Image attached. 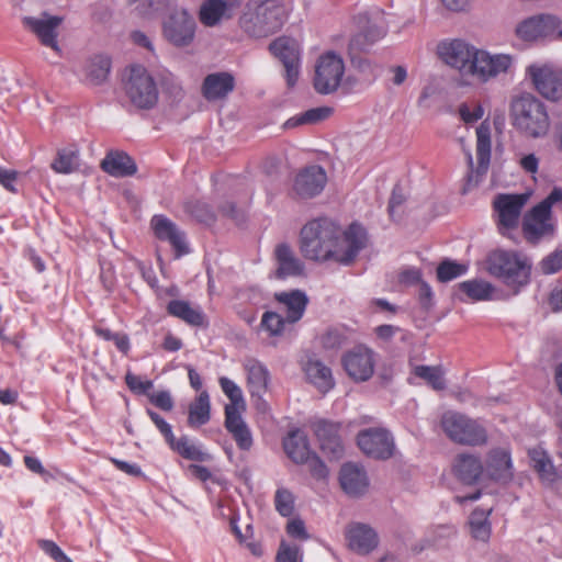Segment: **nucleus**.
Listing matches in <instances>:
<instances>
[{"mask_svg": "<svg viewBox=\"0 0 562 562\" xmlns=\"http://www.w3.org/2000/svg\"><path fill=\"white\" fill-rule=\"evenodd\" d=\"M459 290L467 295L470 301H491L494 299L495 289L488 281L473 279L458 284Z\"/></svg>", "mask_w": 562, "mask_h": 562, "instance_id": "nucleus-37", "label": "nucleus"}, {"mask_svg": "<svg viewBox=\"0 0 562 562\" xmlns=\"http://www.w3.org/2000/svg\"><path fill=\"white\" fill-rule=\"evenodd\" d=\"M149 401L158 408L170 412L173 408V400L168 391H160L149 395Z\"/></svg>", "mask_w": 562, "mask_h": 562, "instance_id": "nucleus-59", "label": "nucleus"}, {"mask_svg": "<svg viewBox=\"0 0 562 562\" xmlns=\"http://www.w3.org/2000/svg\"><path fill=\"white\" fill-rule=\"evenodd\" d=\"M286 533L295 539L307 540L310 535L306 531L305 524L300 518H292L286 524Z\"/></svg>", "mask_w": 562, "mask_h": 562, "instance_id": "nucleus-57", "label": "nucleus"}, {"mask_svg": "<svg viewBox=\"0 0 562 562\" xmlns=\"http://www.w3.org/2000/svg\"><path fill=\"white\" fill-rule=\"evenodd\" d=\"M277 562H302V550L297 546H291L284 541L281 542L278 550Z\"/></svg>", "mask_w": 562, "mask_h": 562, "instance_id": "nucleus-52", "label": "nucleus"}, {"mask_svg": "<svg viewBox=\"0 0 562 562\" xmlns=\"http://www.w3.org/2000/svg\"><path fill=\"white\" fill-rule=\"evenodd\" d=\"M311 427L319 441L321 449L333 454V457H338L342 451L339 437L340 425L325 419H317L312 423Z\"/></svg>", "mask_w": 562, "mask_h": 562, "instance_id": "nucleus-22", "label": "nucleus"}, {"mask_svg": "<svg viewBox=\"0 0 562 562\" xmlns=\"http://www.w3.org/2000/svg\"><path fill=\"white\" fill-rule=\"evenodd\" d=\"M458 113L460 115V119L467 123H475L479 120H481L484 115V110L481 104L474 103H461L458 108Z\"/></svg>", "mask_w": 562, "mask_h": 562, "instance_id": "nucleus-51", "label": "nucleus"}, {"mask_svg": "<svg viewBox=\"0 0 562 562\" xmlns=\"http://www.w3.org/2000/svg\"><path fill=\"white\" fill-rule=\"evenodd\" d=\"M361 451L375 459H389L394 452V440L384 428H371L361 431L357 437Z\"/></svg>", "mask_w": 562, "mask_h": 562, "instance_id": "nucleus-12", "label": "nucleus"}, {"mask_svg": "<svg viewBox=\"0 0 562 562\" xmlns=\"http://www.w3.org/2000/svg\"><path fill=\"white\" fill-rule=\"evenodd\" d=\"M104 172L112 177L123 178L137 171L134 160L124 151L114 150L106 154L101 162Z\"/></svg>", "mask_w": 562, "mask_h": 562, "instance_id": "nucleus-29", "label": "nucleus"}, {"mask_svg": "<svg viewBox=\"0 0 562 562\" xmlns=\"http://www.w3.org/2000/svg\"><path fill=\"white\" fill-rule=\"evenodd\" d=\"M512 124L520 131L527 130V97L524 92L516 94L510 104Z\"/></svg>", "mask_w": 562, "mask_h": 562, "instance_id": "nucleus-46", "label": "nucleus"}, {"mask_svg": "<svg viewBox=\"0 0 562 562\" xmlns=\"http://www.w3.org/2000/svg\"><path fill=\"white\" fill-rule=\"evenodd\" d=\"M441 427L447 437L459 445L482 446L487 442V431L476 419L458 412H446L441 417Z\"/></svg>", "mask_w": 562, "mask_h": 562, "instance_id": "nucleus-3", "label": "nucleus"}, {"mask_svg": "<svg viewBox=\"0 0 562 562\" xmlns=\"http://www.w3.org/2000/svg\"><path fill=\"white\" fill-rule=\"evenodd\" d=\"M283 448L288 457L295 463L307 462L312 453L307 438L300 429L288 434L283 440Z\"/></svg>", "mask_w": 562, "mask_h": 562, "instance_id": "nucleus-32", "label": "nucleus"}, {"mask_svg": "<svg viewBox=\"0 0 562 562\" xmlns=\"http://www.w3.org/2000/svg\"><path fill=\"white\" fill-rule=\"evenodd\" d=\"M285 19L286 11L280 0H250L239 23L249 35L262 37L278 31Z\"/></svg>", "mask_w": 562, "mask_h": 562, "instance_id": "nucleus-2", "label": "nucleus"}, {"mask_svg": "<svg viewBox=\"0 0 562 562\" xmlns=\"http://www.w3.org/2000/svg\"><path fill=\"white\" fill-rule=\"evenodd\" d=\"M342 363L355 381H367L374 372V352L367 347L358 346L345 355Z\"/></svg>", "mask_w": 562, "mask_h": 562, "instance_id": "nucleus-13", "label": "nucleus"}, {"mask_svg": "<svg viewBox=\"0 0 562 562\" xmlns=\"http://www.w3.org/2000/svg\"><path fill=\"white\" fill-rule=\"evenodd\" d=\"M536 89L547 99L555 100L562 92V72L551 66L529 67Z\"/></svg>", "mask_w": 562, "mask_h": 562, "instance_id": "nucleus-17", "label": "nucleus"}, {"mask_svg": "<svg viewBox=\"0 0 562 562\" xmlns=\"http://www.w3.org/2000/svg\"><path fill=\"white\" fill-rule=\"evenodd\" d=\"M345 71V61L340 55L331 50L322 54L315 64V90L321 94L336 92L342 83Z\"/></svg>", "mask_w": 562, "mask_h": 562, "instance_id": "nucleus-6", "label": "nucleus"}, {"mask_svg": "<svg viewBox=\"0 0 562 562\" xmlns=\"http://www.w3.org/2000/svg\"><path fill=\"white\" fill-rule=\"evenodd\" d=\"M274 505L278 513L284 517L292 515L294 510V496L286 488H278L274 496Z\"/></svg>", "mask_w": 562, "mask_h": 562, "instance_id": "nucleus-50", "label": "nucleus"}, {"mask_svg": "<svg viewBox=\"0 0 562 562\" xmlns=\"http://www.w3.org/2000/svg\"><path fill=\"white\" fill-rule=\"evenodd\" d=\"M196 23L187 10L172 12L162 24L164 36L175 46H188L195 35Z\"/></svg>", "mask_w": 562, "mask_h": 562, "instance_id": "nucleus-10", "label": "nucleus"}, {"mask_svg": "<svg viewBox=\"0 0 562 562\" xmlns=\"http://www.w3.org/2000/svg\"><path fill=\"white\" fill-rule=\"evenodd\" d=\"M327 182L325 170L317 165H312L301 170L294 180V191L301 198H313L319 194Z\"/></svg>", "mask_w": 562, "mask_h": 562, "instance_id": "nucleus-16", "label": "nucleus"}, {"mask_svg": "<svg viewBox=\"0 0 562 562\" xmlns=\"http://www.w3.org/2000/svg\"><path fill=\"white\" fill-rule=\"evenodd\" d=\"M412 373L415 378L424 380L436 391L446 389L445 372L439 366H415L412 369Z\"/></svg>", "mask_w": 562, "mask_h": 562, "instance_id": "nucleus-42", "label": "nucleus"}, {"mask_svg": "<svg viewBox=\"0 0 562 562\" xmlns=\"http://www.w3.org/2000/svg\"><path fill=\"white\" fill-rule=\"evenodd\" d=\"M468 265L446 259L437 267V279L440 282H449L468 272Z\"/></svg>", "mask_w": 562, "mask_h": 562, "instance_id": "nucleus-48", "label": "nucleus"}, {"mask_svg": "<svg viewBox=\"0 0 562 562\" xmlns=\"http://www.w3.org/2000/svg\"><path fill=\"white\" fill-rule=\"evenodd\" d=\"M57 173H71L79 167V153L75 148H63L50 165Z\"/></svg>", "mask_w": 562, "mask_h": 562, "instance_id": "nucleus-44", "label": "nucleus"}, {"mask_svg": "<svg viewBox=\"0 0 562 562\" xmlns=\"http://www.w3.org/2000/svg\"><path fill=\"white\" fill-rule=\"evenodd\" d=\"M188 211L199 222L204 224H211L214 220V215L209 206L203 202L190 203Z\"/></svg>", "mask_w": 562, "mask_h": 562, "instance_id": "nucleus-53", "label": "nucleus"}, {"mask_svg": "<svg viewBox=\"0 0 562 562\" xmlns=\"http://www.w3.org/2000/svg\"><path fill=\"white\" fill-rule=\"evenodd\" d=\"M235 78L229 72H215L205 77L202 92L206 100L215 101L227 97L234 90Z\"/></svg>", "mask_w": 562, "mask_h": 562, "instance_id": "nucleus-26", "label": "nucleus"}, {"mask_svg": "<svg viewBox=\"0 0 562 562\" xmlns=\"http://www.w3.org/2000/svg\"><path fill=\"white\" fill-rule=\"evenodd\" d=\"M147 414L155 426L159 429L166 441L169 442L175 437L170 424H168L159 414L151 409H147Z\"/></svg>", "mask_w": 562, "mask_h": 562, "instance_id": "nucleus-58", "label": "nucleus"}, {"mask_svg": "<svg viewBox=\"0 0 562 562\" xmlns=\"http://www.w3.org/2000/svg\"><path fill=\"white\" fill-rule=\"evenodd\" d=\"M211 417L210 396L206 391L200 392L189 406L188 423L191 427L205 425Z\"/></svg>", "mask_w": 562, "mask_h": 562, "instance_id": "nucleus-39", "label": "nucleus"}, {"mask_svg": "<svg viewBox=\"0 0 562 562\" xmlns=\"http://www.w3.org/2000/svg\"><path fill=\"white\" fill-rule=\"evenodd\" d=\"M367 244V231L358 223H351L341 231L333 221L318 218L301 231V251L306 259L314 261L335 260L348 265Z\"/></svg>", "mask_w": 562, "mask_h": 562, "instance_id": "nucleus-1", "label": "nucleus"}, {"mask_svg": "<svg viewBox=\"0 0 562 562\" xmlns=\"http://www.w3.org/2000/svg\"><path fill=\"white\" fill-rule=\"evenodd\" d=\"M240 0H204L199 10L200 22L209 27L231 19L240 8Z\"/></svg>", "mask_w": 562, "mask_h": 562, "instance_id": "nucleus-18", "label": "nucleus"}, {"mask_svg": "<svg viewBox=\"0 0 562 562\" xmlns=\"http://www.w3.org/2000/svg\"><path fill=\"white\" fill-rule=\"evenodd\" d=\"M398 281L403 284H416L422 281V273L416 268H405L400 272Z\"/></svg>", "mask_w": 562, "mask_h": 562, "instance_id": "nucleus-64", "label": "nucleus"}, {"mask_svg": "<svg viewBox=\"0 0 562 562\" xmlns=\"http://www.w3.org/2000/svg\"><path fill=\"white\" fill-rule=\"evenodd\" d=\"M333 114V109L329 106H319L310 109L303 113L290 117L285 123V128H293L304 124H315L328 119Z\"/></svg>", "mask_w": 562, "mask_h": 562, "instance_id": "nucleus-41", "label": "nucleus"}, {"mask_svg": "<svg viewBox=\"0 0 562 562\" xmlns=\"http://www.w3.org/2000/svg\"><path fill=\"white\" fill-rule=\"evenodd\" d=\"M111 462L115 465V468L131 476H143V471L140 467L136 463H128L123 460H119L115 458L111 459Z\"/></svg>", "mask_w": 562, "mask_h": 562, "instance_id": "nucleus-63", "label": "nucleus"}, {"mask_svg": "<svg viewBox=\"0 0 562 562\" xmlns=\"http://www.w3.org/2000/svg\"><path fill=\"white\" fill-rule=\"evenodd\" d=\"M286 324H289L286 318L280 313L267 311L262 314L260 327L270 337H277L283 334Z\"/></svg>", "mask_w": 562, "mask_h": 562, "instance_id": "nucleus-47", "label": "nucleus"}, {"mask_svg": "<svg viewBox=\"0 0 562 562\" xmlns=\"http://www.w3.org/2000/svg\"><path fill=\"white\" fill-rule=\"evenodd\" d=\"M561 268H562V252L561 251L553 252V254L549 255L548 257H546L541 261V270L544 273H548V274L554 273V272L559 271Z\"/></svg>", "mask_w": 562, "mask_h": 562, "instance_id": "nucleus-60", "label": "nucleus"}, {"mask_svg": "<svg viewBox=\"0 0 562 562\" xmlns=\"http://www.w3.org/2000/svg\"><path fill=\"white\" fill-rule=\"evenodd\" d=\"M304 372L307 380L322 393L334 387L331 370L316 359H308L304 364Z\"/></svg>", "mask_w": 562, "mask_h": 562, "instance_id": "nucleus-31", "label": "nucleus"}, {"mask_svg": "<svg viewBox=\"0 0 562 562\" xmlns=\"http://www.w3.org/2000/svg\"><path fill=\"white\" fill-rule=\"evenodd\" d=\"M218 382L222 391L231 401V404L228 406L236 407V409L239 412L244 411L245 401L241 389L233 380L226 376L220 378Z\"/></svg>", "mask_w": 562, "mask_h": 562, "instance_id": "nucleus-49", "label": "nucleus"}, {"mask_svg": "<svg viewBox=\"0 0 562 562\" xmlns=\"http://www.w3.org/2000/svg\"><path fill=\"white\" fill-rule=\"evenodd\" d=\"M491 509H475L470 517V529L474 539L486 542L491 536L488 515Z\"/></svg>", "mask_w": 562, "mask_h": 562, "instance_id": "nucleus-45", "label": "nucleus"}, {"mask_svg": "<svg viewBox=\"0 0 562 562\" xmlns=\"http://www.w3.org/2000/svg\"><path fill=\"white\" fill-rule=\"evenodd\" d=\"M346 537L349 547L360 554L370 553L379 543L376 532L371 527L363 524L351 525L346 532Z\"/></svg>", "mask_w": 562, "mask_h": 562, "instance_id": "nucleus-24", "label": "nucleus"}, {"mask_svg": "<svg viewBox=\"0 0 562 562\" xmlns=\"http://www.w3.org/2000/svg\"><path fill=\"white\" fill-rule=\"evenodd\" d=\"M532 468L543 484L551 485L560 477L549 456L541 449H533L530 454Z\"/></svg>", "mask_w": 562, "mask_h": 562, "instance_id": "nucleus-36", "label": "nucleus"}, {"mask_svg": "<svg viewBox=\"0 0 562 562\" xmlns=\"http://www.w3.org/2000/svg\"><path fill=\"white\" fill-rule=\"evenodd\" d=\"M274 254L278 262L277 274L279 278L300 276L303 272V263L295 257L293 250L286 244L278 245Z\"/></svg>", "mask_w": 562, "mask_h": 562, "instance_id": "nucleus-33", "label": "nucleus"}, {"mask_svg": "<svg viewBox=\"0 0 562 562\" xmlns=\"http://www.w3.org/2000/svg\"><path fill=\"white\" fill-rule=\"evenodd\" d=\"M515 65V59L508 54H491L476 48L464 80L486 83L499 75L507 74Z\"/></svg>", "mask_w": 562, "mask_h": 562, "instance_id": "nucleus-4", "label": "nucleus"}, {"mask_svg": "<svg viewBox=\"0 0 562 562\" xmlns=\"http://www.w3.org/2000/svg\"><path fill=\"white\" fill-rule=\"evenodd\" d=\"M155 236L160 240L168 241L176 252V258L189 254L190 249L186 235L176 224L164 215H155L150 221Z\"/></svg>", "mask_w": 562, "mask_h": 562, "instance_id": "nucleus-15", "label": "nucleus"}, {"mask_svg": "<svg viewBox=\"0 0 562 562\" xmlns=\"http://www.w3.org/2000/svg\"><path fill=\"white\" fill-rule=\"evenodd\" d=\"M557 33L562 37V30H558L557 19L550 14H538L529 18V42L538 41Z\"/></svg>", "mask_w": 562, "mask_h": 562, "instance_id": "nucleus-35", "label": "nucleus"}, {"mask_svg": "<svg viewBox=\"0 0 562 562\" xmlns=\"http://www.w3.org/2000/svg\"><path fill=\"white\" fill-rule=\"evenodd\" d=\"M269 49L283 64L288 86H295L301 64V46L299 42L291 37L281 36L270 44Z\"/></svg>", "mask_w": 562, "mask_h": 562, "instance_id": "nucleus-11", "label": "nucleus"}, {"mask_svg": "<svg viewBox=\"0 0 562 562\" xmlns=\"http://www.w3.org/2000/svg\"><path fill=\"white\" fill-rule=\"evenodd\" d=\"M386 34V25L383 21V18H380V22L370 26L366 33L363 34L366 42L368 44H373L374 42L381 40Z\"/></svg>", "mask_w": 562, "mask_h": 562, "instance_id": "nucleus-61", "label": "nucleus"}, {"mask_svg": "<svg viewBox=\"0 0 562 562\" xmlns=\"http://www.w3.org/2000/svg\"><path fill=\"white\" fill-rule=\"evenodd\" d=\"M491 124L483 121L476 128L477 172L485 173L491 160Z\"/></svg>", "mask_w": 562, "mask_h": 562, "instance_id": "nucleus-34", "label": "nucleus"}, {"mask_svg": "<svg viewBox=\"0 0 562 562\" xmlns=\"http://www.w3.org/2000/svg\"><path fill=\"white\" fill-rule=\"evenodd\" d=\"M41 549L56 562H71L65 552L52 540H41Z\"/></svg>", "mask_w": 562, "mask_h": 562, "instance_id": "nucleus-56", "label": "nucleus"}, {"mask_svg": "<svg viewBox=\"0 0 562 562\" xmlns=\"http://www.w3.org/2000/svg\"><path fill=\"white\" fill-rule=\"evenodd\" d=\"M244 369L247 374V386L251 396L265 394L270 379L266 366L256 359H247L244 362Z\"/></svg>", "mask_w": 562, "mask_h": 562, "instance_id": "nucleus-30", "label": "nucleus"}, {"mask_svg": "<svg viewBox=\"0 0 562 562\" xmlns=\"http://www.w3.org/2000/svg\"><path fill=\"white\" fill-rule=\"evenodd\" d=\"M19 172L0 166V186L11 193H18L16 180Z\"/></svg>", "mask_w": 562, "mask_h": 562, "instance_id": "nucleus-55", "label": "nucleus"}, {"mask_svg": "<svg viewBox=\"0 0 562 562\" xmlns=\"http://www.w3.org/2000/svg\"><path fill=\"white\" fill-rule=\"evenodd\" d=\"M452 471L460 481L467 484L485 480V469L481 460L474 454H459L453 462Z\"/></svg>", "mask_w": 562, "mask_h": 562, "instance_id": "nucleus-23", "label": "nucleus"}, {"mask_svg": "<svg viewBox=\"0 0 562 562\" xmlns=\"http://www.w3.org/2000/svg\"><path fill=\"white\" fill-rule=\"evenodd\" d=\"M61 21V18L48 14H43L38 18L27 16L23 19L24 25L37 36L41 44L52 48L57 54L60 53L57 42V30Z\"/></svg>", "mask_w": 562, "mask_h": 562, "instance_id": "nucleus-14", "label": "nucleus"}, {"mask_svg": "<svg viewBox=\"0 0 562 562\" xmlns=\"http://www.w3.org/2000/svg\"><path fill=\"white\" fill-rule=\"evenodd\" d=\"M529 135L540 137L549 130V117L542 103L529 98Z\"/></svg>", "mask_w": 562, "mask_h": 562, "instance_id": "nucleus-38", "label": "nucleus"}, {"mask_svg": "<svg viewBox=\"0 0 562 562\" xmlns=\"http://www.w3.org/2000/svg\"><path fill=\"white\" fill-rule=\"evenodd\" d=\"M170 448L180 454L182 458L191 461H204L209 454L202 451L200 446L195 445L190 438L182 436L180 438L173 437L168 442Z\"/></svg>", "mask_w": 562, "mask_h": 562, "instance_id": "nucleus-40", "label": "nucleus"}, {"mask_svg": "<svg viewBox=\"0 0 562 562\" xmlns=\"http://www.w3.org/2000/svg\"><path fill=\"white\" fill-rule=\"evenodd\" d=\"M274 299L279 304V310L285 313L289 324H294L303 317L308 303L306 294L300 290L277 292Z\"/></svg>", "mask_w": 562, "mask_h": 562, "instance_id": "nucleus-21", "label": "nucleus"}, {"mask_svg": "<svg viewBox=\"0 0 562 562\" xmlns=\"http://www.w3.org/2000/svg\"><path fill=\"white\" fill-rule=\"evenodd\" d=\"M111 61L106 56H94L86 65V79L93 83L99 85L103 82L110 72Z\"/></svg>", "mask_w": 562, "mask_h": 562, "instance_id": "nucleus-43", "label": "nucleus"}, {"mask_svg": "<svg viewBox=\"0 0 562 562\" xmlns=\"http://www.w3.org/2000/svg\"><path fill=\"white\" fill-rule=\"evenodd\" d=\"M476 47L463 40H443L438 43L436 53L438 58L456 69L461 78H465Z\"/></svg>", "mask_w": 562, "mask_h": 562, "instance_id": "nucleus-9", "label": "nucleus"}, {"mask_svg": "<svg viewBox=\"0 0 562 562\" xmlns=\"http://www.w3.org/2000/svg\"><path fill=\"white\" fill-rule=\"evenodd\" d=\"M125 383L132 392L139 394L146 393L153 387L151 381L130 372L125 375Z\"/></svg>", "mask_w": 562, "mask_h": 562, "instance_id": "nucleus-54", "label": "nucleus"}, {"mask_svg": "<svg viewBox=\"0 0 562 562\" xmlns=\"http://www.w3.org/2000/svg\"><path fill=\"white\" fill-rule=\"evenodd\" d=\"M526 262L514 251L494 250L486 259L490 274L502 279L507 285L521 284L520 277H525Z\"/></svg>", "mask_w": 562, "mask_h": 562, "instance_id": "nucleus-8", "label": "nucleus"}, {"mask_svg": "<svg viewBox=\"0 0 562 562\" xmlns=\"http://www.w3.org/2000/svg\"><path fill=\"white\" fill-rule=\"evenodd\" d=\"M308 463L311 474L318 479L323 480L326 479L328 475V469L326 464L316 456L312 454L310 456Z\"/></svg>", "mask_w": 562, "mask_h": 562, "instance_id": "nucleus-62", "label": "nucleus"}, {"mask_svg": "<svg viewBox=\"0 0 562 562\" xmlns=\"http://www.w3.org/2000/svg\"><path fill=\"white\" fill-rule=\"evenodd\" d=\"M225 427L232 435L239 450L249 451L254 446L250 428L241 417V412L236 407H225Z\"/></svg>", "mask_w": 562, "mask_h": 562, "instance_id": "nucleus-19", "label": "nucleus"}, {"mask_svg": "<svg viewBox=\"0 0 562 562\" xmlns=\"http://www.w3.org/2000/svg\"><path fill=\"white\" fill-rule=\"evenodd\" d=\"M126 94L139 109H150L158 101V89L153 76L142 65H132L127 69Z\"/></svg>", "mask_w": 562, "mask_h": 562, "instance_id": "nucleus-5", "label": "nucleus"}, {"mask_svg": "<svg viewBox=\"0 0 562 562\" xmlns=\"http://www.w3.org/2000/svg\"><path fill=\"white\" fill-rule=\"evenodd\" d=\"M553 232L551 209L541 201L529 210V243H537L541 238L552 236Z\"/></svg>", "mask_w": 562, "mask_h": 562, "instance_id": "nucleus-20", "label": "nucleus"}, {"mask_svg": "<svg viewBox=\"0 0 562 562\" xmlns=\"http://www.w3.org/2000/svg\"><path fill=\"white\" fill-rule=\"evenodd\" d=\"M527 204V193L497 194L493 201L497 227L503 236L514 239L513 232L518 228L521 211Z\"/></svg>", "mask_w": 562, "mask_h": 562, "instance_id": "nucleus-7", "label": "nucleus"}, {"mask_svg": "<svg viewBox=\"0 0 562 562\" xmlns=\"http://www.w3.org/2000/svg\"><path fill=\"white\" fill-rule=\"evenodd\" d=\"M485 480L506 481L513 476L512 460L507 450L494 449L488 453Z\"/></svg>", "mask_w": 562, "mask_h": 562, "instance_id": "nucleus-27", "label": "nucleus"}, {"mask_svg": "<svg viewBox=\"0 0 562 562\" xmlns=\"http://www.w3.org/2000/svg\"><path fill=\"white\" fill-rule=\"evenodd\" d=\"M339 481L342 490L352 496L363 494L369 486L366 471L356 463H346L341 467Z\"/></svg>", "mask_w": 562, "mask_h": 562, "instance_id": "nucleus-25", "label": "nucleus"}, {"mask_svg": "<svg viewBox=\"0 0 562 562\" xmlns=\"http://www.w3.org/2000/svg\"><path fill=\"white\" fill-rule=\"evenodd\" d=\"M167 312L190 326L204 327L207 325L206 316L202 308L184 300L170 301L167 305Z\"/></svg>", "mask_w": 562, "mask_h": 562, "instance_id": "nucleus-28", "label": "nucleus"}]
</instances>
